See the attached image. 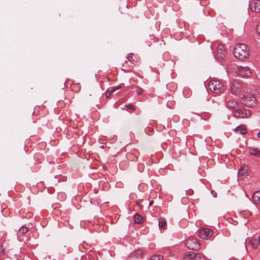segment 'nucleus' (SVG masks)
<instances>
[{"label":"nucleus","instance_id":"nucleus-1","mask_svg":"<svg viewBox=\"0 0 260 260\" xmlns=\"http://www.w3.org/2000/svg\"><path fill=\"white\" fill-rule=\"evenodd\" d=\"M234 54L236 58L243 60L249 56V49L246 44L239 43L235 46Z\"/></svg>","mask_w":260,"mask_h":260},{"label":"nucleus","instance_id":"nucleus-2","mask_svg":"<svg viewBox=\"0 0 260 260\" xmlns=\"http://www.w3.org/2000/svg\"><path fill=\"white\" fill-rule=\"evenodd\" d=\"M233 71L238 76L247 78L251 76V71L249 67L237 66L236 64L233 66Z\"/></svg>","mask_w":260,"mask_h":260},{"label":"nucleus","instance_id":"nucleus-3","mask_svg":"<svg viewBox=\"0 0 260 260\" xmlns=\"http://www.w3.org/2000/svg\"><path fill=\"white\" fill-rule=\"evenodd\" d=\"M209 89L215 93H220L223 91V84L216 79H211L208 83Z\"/></svg>","mask_w":260,"mask_h":260},{"label":"nucleus","instance_id":"nucleus-4","mask_svg":"<svg viewBox=\"0 0 260 260\" xmlns=\"http://www.w3.org/2000/svg\"><path fill=\"white\" fill-rule=\"evenodd\" d=\"M243 104L247 107H253L256 105V100L253 95L249 92H246L240 98Z\"/></svg>","mask_w":260,"mask_h":260},{"label":"nucleus","instance_id":"nucleus-5","mask_svg":"<svg viewBox=\"0 0 260 260\" xmlns=\"http://www.w3.org/2000/svg\"><path fill=\"white\" fill-rule=\"evenodd\" d=\"M187 247L192 250H198L201 248V245L198 240L194 238H189L186 241Z\"/></svg>","mask_w":260,"mask_h":260},{"label":"nucleus","instance_id":"nucleus-6","mask_svg":"<svg viewBox=\"0 0 260 260\" xmlns=\"http://www.w3.org/2000/svg\"><path fill=\"white\" fill-rule=\"evenodd\" d=\"M250 114V111L249 110L239 107L235 113L234 114V116L237 118H246L249 117Z\"/></svg>","mask_w":260,"mask_h":260},{"label":"nucleus","instance_id":"nucleus-7","mask_svg":"<svg viewBox=\"0 0 260 260\" xmlns=\"http://www.w3.org/2000/svg\"><path fill=\"white\" fill-rule=\"evenodd\" d=\"M242 87V82L238 80H234L231 86V90L233 94L237 95Z\"/></svg>","mask_w":260,"mask_h":260},{"label":"nucleus","instance_id":"nucleus-8","mask_svg":"<svg viewBox=\"0 0 260 260\" xmlns=\"http://www.w3.org/2000/svg\"><path fill=\"white\" fill-rule=\"evenodd\" d=\"M226 56V51L222 44H219L217 48L215 57L218 60H223Z\"/></svg>","mask_w":260,"mask_h":260},{"label":"nucleus","instance_id":"nucleus-9","mask_svg":"<svg viewBox=\"0 0 260 260\" xmlns=\"http://www.w3.org/2000/svg\"><path fill=\"white\" fill-rule=\"evenodd\" d=\"M225 106L228 109L230 110L233 113V114L235 113L236 111L238 110L240 107L238 103L233 100H228L226 102Z\"/></svg>","mask_w":260,"mask_h":260},{"label":"nucleus","instance_id":"nucleus-10","mask_svg":"<svg viewBox=\"0 0 260 260\" xmlns=\"http://www.w3.org/2000/svg\"><path fill=\"white\" fill-rule=\"evenodd\" d=\"M213 235V232L211 230L208 228H204L200 230L198 232V236L204 239L210 238Z\"/></svg>","mask_w":260,"mask_h":260},{"label":"nucleus","instance_id":"nucleus-11","mask_svg":"<svg viewBox=\"0 0 260 260\" xmlns=\"http://www.w3.org/2000/svg\"><path fill=\"white\" fill-rule=\"evenodd\" d=\"M249 175V171L247 166H242L238 170V178L243 180L245 179Z\"/></svg>","mask_w":260,"mask_h":260},{"label":"nucleus","instance_id":"nucleus-12","mask_svg":"<svg viewBox=\"0 0 260 260\" xmlns=\"http://www.w3.org/2000/svg\"><path fill=\"white\" fill-rule=\"evenodd\" d=\"M249 7L252 11L260 12V0H252L249 3Z\"/></svg>","mask_w":260,"mask_h":260},{"label":"nucleus","instance_id":"nucleus-13","mask_svg":"<svg viewBox=\"0 0 260 260\" xmlns=\"http://www.w3.org/2000/svg\"><path fill=\"white\" fill-rule=\"evenodd\" d=\"M234 131L235 132L241 135H244L247 133V129L244 125H240L236 127Z\"/></svg>","mask_w":260,"mask_h":260},{"label":"nucleus","instance_id":"nucleus-14","mask_svg":"<svg viewBox=\"0 0 260 260\" xmlns=\"http://www.w3.org/2000/svg\"><path fill=\"white\" fill-rule=\"evenodd\" d=\"M252 200L256 205H260V190H257L254 193Z\"/></svg>","mask_w":260,"mask_h":260},{"label":"nucleus","instance_id":"nucleus-15","mask_svg":"<svg viewBox=\"0 0 260 260\" xmlns=\"http://www.w3.org/2000/svg\"><path fill=\"white\" fill-rule=\"evenodd\" d=\"M195 253L193 252H189L184 254L183 259L184 260H194Z\"/></svg>","mask_w":260,"mask_h":260},{"label":"nucleus","instance_id":"nucleus-16","mask_svg":"<svg viewBox=\"0 0 260 260\" xmlns=\"http://www.w3.org/2000/svg\"><path fill=\"white\" fill-rule=\"evenodd\" d=\"M135 223L140 224L142 222L143 217L138 214H136L134 217Z\"/></svg>","mask_w":260,"mask_h":260},{"label":"nucleus","instance_id":"nucleus-17","mask_svg":"<svg viewBox=\"0 0 260 260\" xmlns=\"http://www.w3.org/2000/svg\"><path fill=\"white\" fill-rule=\"evenodd\" d=\"M158 226L159 228L165 229L167 227V222L165 219H160L159 220Z\"/></svg>","mask_w":260,"mask_h":260},{"label":"nucleus","instance_id":"nucleus-18","mask_svg":"<svg viewBox=\"0 0 260 260\" xmlns=\"http://www.w3.org/2000/svg\"><path fill=\"white\" fill-rule=\"evenodd\" d=\"M250 153L260 157V150L257 148H252L250 150Z\"/></svg>","mask_w":260,"mask_h":260},{"label":"nucleus","instance_id":"nucleus-19","mask_svg":"<svg viewBox=\"0 0 260 260\" xmlns=\"http://www.w3.org/2000/svg\"><path fill=\"white\" fill-rule=\"evenodd\" d=\"M194 260H207L206 257L201 253H195Z\"/></svg>","mask_w":260,"mask_h":260},{"label":"nucleus","instance_id":"nucleus-20","mask_svg":"<svg viewBox=\"0 0 260 260\" xmlns=\"http://www.w3.org/2000/svg\"><path fill=\"white\" fill-rule=\"evenodd\" d=\"M258 241L256 239H251L249 243L253 248H256L258 245Z\"/></svg>","mask_w":260,"mask_h":260},{"label":"nucleus","instance_id":"nucleus-21","mask_svg":"<svg viewBox=\"0 0 260 260\" xmlns=\"http://www.w3.org/2000/svg\"><path fill=\"white\" fill-rule=\"evenodd\" d=\"M28 232V228L25 226H21L18 230V233L20 234L23 235Z\"/></svg>","mask_w":260,"mask_h":260},{"label":"nucleus","instance_id":"nucleus-22","mask_svg":"<svg viewBox=\"0 0 260 260\" xmlns=\"http://www.w3.org/2000/svg\"><path fill=\"white\" fill-rule=\"evenodd\" d=\"M121 87H122V86L120 85L117 86L112 87L109 88L107 89L108 92H110L111 94L112 93H113L116 90L119 89L121 88Z\"/></svg>","mask_w":260,"mask_h":260},{"label":"nucleus","instance_id":"nucleus-23","mask_svg":"<svg viewBox=\"0 0 260 260\" xmlns=\"http://www.w3.org/2000/svg\"><path fill=\"white\" fill-rule=\"evenodd\" d=\"M150 260H162V259L161 256L159 255H156L151 256Z\"/></svg>","mask_w":260,"mask_h":260},{"label":"nucleus","instance_id":"nucleus-24","mask_svg":"<svg viewBox=\"0 0 260 260\" xmlns=\"http://www.w3.org/2000/svg\"><path fill=\"white\" fill-rule=\"evenodd\" d=\"M133 56V54L132 53H129L127 56V58L128 60L131 62H134Z\"/></svg>","mask_w":260,"mask_h":260},{"label":"nucleus","instance_id":"nucleus-25","mask_svg":"<svg viewBox=\"0 0 260 260\" xmlns=\"http://www.w3.org/2000/svg\"><path fill=\"white\" fill-rule=\"evenodd\" d=\"M137 93L138 94V95H141L143 93V90L142 88H139L137 91Z\"/></svg>","mask_w":260,"mask_h":260},{"label":"nucleus","instance_id":"nucleus-26","mask_svg":"<svg viewBox=\"0 0 260 260\" xmlns=\"http://www.w3.org/2000/svg\"><path fill=\"white\" fill-rule=\"evenodd\" d=\"M256 31L258 34L260 35V21L257 24Z\"/></svg>","mask_w":260,"mask_h":260},{"label":"nucleus","instance_id":"nucleus-27","mask_svg":"<svg viewBox=\"0 0 260 260\" xmlns=\"http://www.w3.org/2000/svg\"><path fill=\"white\" fill-rule=\"evenodd\" d=\"M128 109L134 110L135 107L132 104H128L126 106Z\"/></svg>","mask_w":260,"mask_h":260},{"label":"nucleus","instance_id":"nucleus-28","mask_svg":"<svg viewBox=\"0 0 260 260\" xmlns=\"http://www.w3.org/2000/svg\"><path fill=\"white\" fill-rule=\"evenodd\" d=\"M4 253V249L2 246H0V256H2Z\"/></svg>","mask_w":260,"mask_h":260},{"label":"nucleus","instance_id":"nucleus-29","mask_svg":"<svg viewBox=\"0 0 260 260\" xmlns=\"http://www.w3.org/2000/svg\"><path fill=\"white\" fill-rule=\"evenodd\" d=\"M111 95V93L109 92H108V90H107L106 92V98H108Z\"/></svg>","mask_w":260,"mask_h":260},{"label":"nucleus","instance_id":"nucleus-30","mask_svg":"<svg viewBox=\"0 0 260 260\" xmlns=\"http://www.w3.org/2000/svg\"><path fill=\"white\" fill-rule=\"evenodd\" d=\"M136 254H138L139 255H141L142 252L141 251L138 250L136 252Z\"/></svg>","mask_w":260,"mask_h":260},{"label":"nucleus","instance_id":"nucleus-31","mask_svg":"<svg viewBox=\"0 0 260 260\" xmlns=\"http://www.w3.org/2000/svg\"><path fill=\"white\" fill-rule=\"evenodd\" d=\"M257 137L258 138H260V130L259 131V132L257 133Z\"/></svg>","mask_w":260,"mask_h":260},{"label":"nucleus","instance_id":"nucleus-32","mask_svg":"<svg viewBox=\"0 0 260 260\" xmlns=\"http://www.w3.org/2000/svg\"><path fill=\"white\" fill-rule=\"evenodd\" d=\"M153 201H150V202H149V205H150H150H152V204H153Z\"/></svg>","mask_w":260,"mask_h":260},{"label":"nucleus","instance_id":"nucleus-33","mask_svg":"<svg viewBox=\"0 0 260 260\" xmlns=\"http://www.w3.org/2000/svg\"><path fill=\"white\" fill-rule=\"evenodd\" d=\"M258 242L259 245H260V236L258 237Z\"/></svg>","mask_w":260,"mask_h":260},{"label":"nucleus","instance_id":"nucleus-34","mask_svg":"<svg viewBox=\"0 0 260 260\" xmlns=\"http://www.w3.org/2000/svg\"><path fill=\"white\" fill-rule=\"evenodd\" d=\"M230 260H236V259H234V258H231V259H230Z\"/></svg>","mask_w":260,"mask_h":260},{"label":"nucleus","instance_id":"nucleus-35","mask_svg":"<svg viewBox=\"0 0 260 260\" xmlns=\"http://www.w3.org/2000/svg\"><path fill=\"white\" fill-rule=\"evenodd\" d=\"M214 197H216V194H214Z\"/></svg>","mask_w":260,"mask_h":260},{"label":"nucleus","instance_id":"nucleus-36","mask_svg":"<svg viewBox=\"0 0 260 260\" xmlns=\"http://www.w3.org/2000/svg\"><path fill=\"white\" fill-rule=\"evenodd\" d=\"M214 197H216V194H214Z\"/></svg>","mask_w":260,"mask_h":260}]
</instances>
